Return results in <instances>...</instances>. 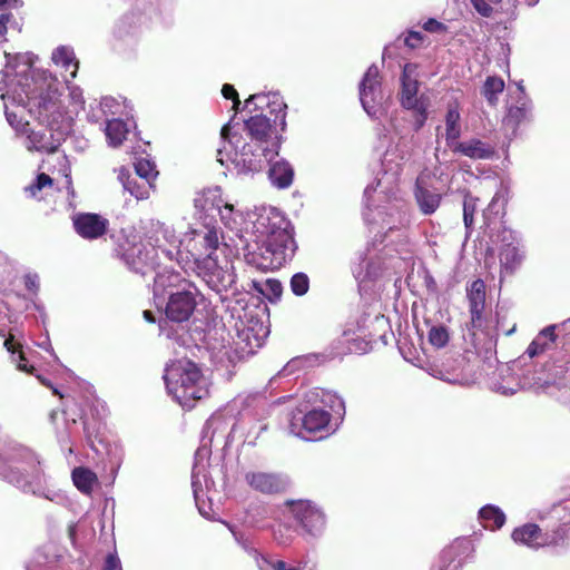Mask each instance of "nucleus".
I'll return each instance as SVG.
<instances>
[{"label":"nucleus","mask_w":570,"mask_h":570,"mask_svg":"<svg viewBox=\"0 0 570 570\" xmlns=\"http://www.w3.org/2000/svg\"><path fill=\"white\" fill-rule=\"evenodd\" d=\"M26 100L22 108H28L39 121L38 128L28 127V149L52 154L58 150L63 138V132L55 126L62 117L60 92L52 80L41 77L24 78L21 83Z\"/></svg>","instance_id":"f257e3e1"},{"label":"nucleus","mask_w":570,"mask_h":570,"mask_svg":"<svg viewBox=\"0 0 570 570\" xmlns=\"http://www.w3.org/2000/svg\"><path fill=\"white\" fill-rule=\"evenodd\" d=\"M164 380L168 393L184 410H193L210 395L209 381L202 367L189 358L171 361L165 368Z\"/></svg>","instance_id":"f03ea898"},{"label":"nucleus","mask_w":570,"mask_h":570,"mask_svg":"<svg viewBox=\"0 0 570 570\" xmlns=\"http://www.w3.org/2000/svg\"><path fill=\"white\" fill-rule=\"evenodd\" d=\"M296 248L291 223L281 218L277 226L273 225L257 252L253 253V262L262 271L278 269L293 258Z\"/></svg>","instance_id":"7ed1b4c3"},{"label":"nucleus","mask_w":570,"mask_h":570,"mask_svg":"<svg viewBox=\"0 0 570 570\" xmlns=\"http://www.w3.org/2000/svg\"><path fill=\"white\" fill-rule=\"evenodd\" d=\"M114 240L112 255L122 261L126 266L140 274L154 271L158 265L157 246L151 243L149 237L148 245L134 234H127L121 229L118 234H112Z\"/></svg>","instance_id":"20e7f679"},{"label":"nucleus","mask_w":570,"mask_h":570,"mask_svg":"<svg viewBox=\"0 0 570 570\" xmlns=\"http://www.w3.org/2000/svg\"><path fill=\"white\" fill-rule=\"evenodd\" d=\"M400 81L401 89L397 95L400 105L413 112L414 128L420 130L428 119L430 99L424 94L419 95L417 65L412 62L405 63Z\"/></svg>","instance_id":"39448f33"},{"label":"nucleus","mask_w":570,"mask_h":570,"mask_svg":"<svg viewBox=\"0 0 570 570\" xmlns=\"http://www.w3.org/2000/svg\"><path fill=\"white\" fill-rule=\"evenodd\" d=\"M285 505L289 509L294 520L301 525L304 533L317 537L323 533L326 520L323 511L309 500H287Z\"/></svg>","instance_id":"423d86ee"},{"label":"nucleus","mask_w":570,"mask_h":570,"mask_svg":"<svg viewBox=\"0 0 570 570\" xmlns=\"http://www.w3.org/2000/svg\"><path fill=\"white\" fill-rule=\"evenodd\" d=\"M277 154L278 150L275 147L247 142L237 154L235 164L244 174L259 173Z\"/></svg>","instance_id":"0eeeda50"},{"label":"nucleus","mask_w":570,"mask_h":570,"mask_svg":"<svg viewBox=\"0 0 570 570\" xmlns=\"http://www.w3.org/2000/svg\"><path fill=\"white\" fill-rule=\"evenodd\" d=\"M244 126L252 138V142L275 147L276 150H278L277 127H279V125H275L266 114L261 112L250 116L245 120Z\"/></svg>","instance_id":"6e6552de"},{"label":"nucleus","mask_w":570,"mask_h":570,"mask_svg":"<svg viewBox=\"0 0 570 570\" xmlns=\"http://www.w3.org/2000/svg\"><path fill=\"white\" fill-rule=\"evenodd\" d=\"M244 479L250 490L265 495L283 493L289 487L288 478L276 472L248 471Z\"/></svg>","instance_id":"1a4fd4ad"},{"label":"nucleus","mask_w":570,"mask_h":570,"mask_svg":"<svg viewBox=\"0 0 570 570\" xmlns=\"http://www.w3.org/2000/svg\"><path fill=\"white\" fill-rule=\"evenodd\" d=\"M254 105V110H261L263 112L264 107L268 109V114L274 116L273 122L279 125L281 130L286 128V109L283 97L278 94H255L250 95L245 100V106L249 107Z\"/></svg>","instance_id":"9d476101"},{"label":"nucleus","mask_w":570,"mask_h":570,"mask_svg":"<svg viewBox=\"0 0 570 570\" xmlns=\"http://www.w3.org/2000/svg\"><path fill=\"white\" fill-rule=\"evenodd\" d=\"M75 232L83 239H98L109 227V220L95 213H77L72 216Z\"/></svg>","instance_id":"9b49d317"},{"label":"nucleus","mask_w":570,"mask_h":570,"mask_svg":"<svg viewBox=\"0 0 570 570\" xmlns=\"http://www.w3.org/2000/svg\"><path fill=\"white\" fill-rule=\"evenodd\" d=\"M196 307V298L190 291H178L169 295L166 316L171 322L183 323L190 318Z\"/></svg>","instance_id":"f8f14e48"},{"label":"nucleus","mask_w":570,"mask_h":570,"mask_svg":"<svg viewBox=\"0 0 570 570\" xmlns=\"http://www.w3.org/2000/svg\"><path fill=\"white\" fill-rule=\"evenodd\" d=\"M469 312L471 315L469 331L480 330L484 325L485 284L481 278L473 281L466 288Z\"/></svg>","instance_id":"ddd939ff"},{"label":"nucleus","mask_w":570,"mask_h":570,"mask_svg":"<svg viewBox=\"0 0 570 570\" xmlns=\"http://www.w3.org/2000/svg\"><path fill=\"white\" fill-rule=\"evenodd\" d=\"M380 95V72L375 66H371L364 73L363 79L360 83V100L367 115H375L377 98Z\"/></svg>","instance_id":"4468645a"},{"label":"nucleus","mask_w":570,"mask_h":570,"mask_svg":"<svg viewBox=\"0 0 570 570\" xmlns=\"http://www.w3.org/2000/svg\"><path fill=\"white\" fill-rule=\"evenodd\" d=\"M331 412L322 410V409H312L307 411L303 417L302 422V432H305L307 435H317L320 433H328L330 423H331Z\"/></svg>","instance_id":"2eb2a0df"},{"label":"nucleus","mask_w":570,"mask_h":570,"mask_svg":"<svg viewBox=\"0 0 570 570\" xmlns=\"http://www.w3.org/2000/svg\"><path fill=\"white\" fill-rule=\"evenodd\" d=\"M512 539L517 543H522L533 549L547 547L544 532L535 523H527L515 528L512 532Z\"/></svg>","instance_id":"dca6fc26"},{"label":"nucleus","mask_w":570,"mask_h":570,"mask_svg":"<svg viewBox=\"0 0 570 570\" xmlns=\"http://www.w3.org/2000/svg\"><path fill=\"white\" fill-rule=\"evenodd\" d=\"M119 179L122 183L124 188L130 193L135 198L142 200L147 199L150 191L155 189V184L148 180L139 179L137 176H132L126 168L119 170Z\"/></svg>","instance_id":"f3484780"},{"label":"nucleus","mask_w":570,"mask_h":570,"mask_svg":"<svg viewBox=\"0 0 570 570\" xmlns=\"http://www.w3.org/2000/svg\"><path fill=\"white\" fill-rule=\"evenodd\" d=\"M414 197L420 210L424 215H431L435 213L442 200L441 194L432 191L429 188L422 186L419 179L415 184Z\"/></svg>","instance_id":"a211bd4d"},{"label":"nucleus","mask_w":570,"mask_h":570,"mask_svg":"<svg viewBox=\"0 0 570 570\" xmlns=\"http://www.w3.org/2000/svg\"><path fill=\"white\" fill-rule=\"evenodd\" d=\"M453 151L460 153L472 159H489L494 155L493 148L480 139H470L456 142Z\"/></svg>","instance_id":"6ab92c4d"},{"label":"nucleus","mask_w":570,"mask_h":570,"mask_svg":"<svg viewBox=\"0 0 570 570\" xmlns=\"http://www.w3.org/2000/svg\"><path fill=\"white\" fill-rule=\"evenodd\" d=\"M269 179L278 188H287L292 185L294 169L286 161H276L269 168Z\"/></svg>","instance_id":"aec40b11"},{"label":"nucleus","mask_w":570,"mask_h":570,"mask_svg":"<svg viewBox=\"0 0 570 570\" xmlns=\"http://www.w3.org/2000/svg\"><path fill=\"white\" fill-rule=\"evenodd\" d=\"M75 487L83 494H90L98 478L95 472L88 468L78 466L71 473Z\"/></svg>","instance_id":"412c9836"},{"label":"nucleus","mask_w":570,"mask_h":570,"mask_svg":"<svg viewBox=\"0 0 570 570\" xmlns=\"http://www.w3.org/2000/svg\"><path fill=\"white\" fill-rule=\"evenodd\" d=\"M523 259L517 246L511 244L505 245L500 252V265L501 269L508 274H513L515 269L521 265Z\"/></svg>","instance_id":"4be33fe9"},{"label":"nucleus","mask_w":570,"mask_h":570,"mask_svg":"<svg viewBox=\"0 0 570 570\" xmlns=\"http://www.w3.org/2000/svg\"><path fill=\"white\" fill-rule=\"evenodd\" d=\"M479 517L483 522L484 528L491 530L500 529L505 522V514L502 510L490 504L480 509Z\"/></svg>","instance_id":"5701e85b"},{"label":"nucleus","mask_w":570,"mask_h":570,"mask_svg":"<svg viewBox=\"0 0 570 570\" xmlns=\"http://www.w3.org/2000/svg\"><path fill=\"white\" fill-rule=\"evenodd\" d=\"M469 549V542L465 540H455L445 547L441 552L442 566L440 570H449L450 566Z\"/></svg>","instance_id":"b1692460"},{"label":"nucleus","mask_w":570,"mask_h":570,"mask_svg":"<svg viewBox=\"0 0 570 570\" xmlns=\"http://www.w3.org/2000/svg\"><path fill=\"white\" fill-rule=\"evenodd\" d=\"M459 121H460V111H459L458 104L455 102L454 105H449L448 111L445 115V126H446L445 138H446L448 145H451V142L458 140L461 135Z\"/></svg>","instance_id":"393cba45"},{"label":"nucleus","mask_w":570,"mask_h":570,"mask_svg":"<svg viewBox=\"0 0 570 570\" xmlns=\"http://www.w3.org/2000/svg\"><path fill=\"white\" fill-rule=\"evenodd\" d=\"M105 132L109 145L118 147L126 139L128 129L121 119H111L107 121Z\"/></svg>","instance_id":"a878e982"},{"label":"nucleus","mask_w":570,"mask_h":570,"mask_svg":"<svg viewBox=\"0 0 570 570\" xmlns=\"http://www.w3.org/2000/svg\"><path fill=\"white\" fill-rule=\"evenodd\" d=\"M504 90V81L499 76H489L482 87V95L491 107L498 105V95Z\"/></svg>","instance_id":"bb28decb"},{"label":"nucleus","mask_w":570,"mask_h":570,"mask_svg":"<svg viewBox=\"0 0 570 570\" xmlns=\"http://www.w3.org/2000/svg\"><path fill=\"white\" fill-rule=\"evenodd\" d=\"M529 109L525 104L522 106H512L508 109L503 122L507 127L515 130L520 124L528 120Z\"/></svg>","instance_id":"cd10ccee"},{"label":"nucleus","mask_w":570,"mask_h":570,"mask_svg":"<svg viewBox=\"0 0 570 570\" xmlns=\"http://www.w3.org/2000/svg\"><path fill=\"white\" fill-rule=\"evenodd\" d=\"M320 397L321 403L334 414L341 417L345 414V403L336 393L322 390Z\"/></svg>","instance_id":"c85d7f7f"},{"label":"nucleus","mask_w":570,"mask_h":570,"mask_svg":"<svg viewBox=\"0 0 570 570\" xmlns=\"http://www.w3.org/2000/svg\"><path fill=\"white\" fill-rule=\"evenodd\" d=\"M135 173L139 179L148 180L153 184H155L158 176L155 164L145 158H140L135 163Z\"/></svg>","instance_id":"c756f323"},{"label":"nucleus","mask_w":570,"mask_h":570,"mask_svg":"<svg viewBox=\"0 0 570 570\" xmlns=\"http://www.w3.org/2000/svg\"><path fill=\"white\" fill-rule=\"evenodd\" d=\"M219 246L218 232L215 227L207 228L203 237V247L206 252V262L213 261V255Z\"/></svg>","instance_id":"7c9ffc66"},{"label":"nucleus","mask_w":570,"mask_h":570,"mask_svg":"<svg viewBox=\"0 0 570 570\" xmlns=\"http://www.w3.org/2000/svg\"><path fill=\"white\" fill-rule=\"evenodd\" d=\"M429 342L434 347L441 348L444 347L450 340L449 331L445 326H432L429 331Z\"/></svg>","instance_id":"2f4dec72"},{"label":"nucleus","mask_w":570,"mask_h":570,"mask_svg":"<svg viewBox=\"0 0 570 570\" xmlns=\"http://www.w3.org/2000/svg\"><path fill=\"white\" fill-rule=\"evenodd\" d=\"M261 292L269 302L275 303L282 296L283 285L278 279L268 278Z\"/></svg>","instance_id":"473e14b6"},{"label":"nucleus","mask_w":570,"mask_h":570,"mask_svg":"<svg viewBox=\"0 0 570 570\" xmlns=\"http://www.w3.org/2000/svg\"><path fill=\"white\" fill-rule=\"evenodd\" d=\"M478 198L471 196L469 193L463 202V222L466 229H471L474 223V214L476 210Z\"/></svg>","instance_id":"72a5a7b5"},{"label":"nucleus","mask_w":570,"mask_h":570,"mask_svg":"<svg viewBox=\"0 0 570 570\" xmlns=\"http://www.w3.org/2000/svg\"><path fill=\"white\" fill-rule=\"evenodd\" d=\"M289 286L294 295L303 296L309 289V278L305 273H296L291 277Z\"/></svg>","instance_id":"f704fd0d"},{"label":"nucleus","mask_w":570,"mask_h":570,"mask_svg":"<svg viewBox=\"0 0 570 570\" xmlns=\"http://www.w3.org/2000/svg\"><path fill=\"white\" fill-rule=\"evenodd\" d=\"M568 528L566 524H560L551 532H544V538L547 539V547L550 546H561L568 539Z\"/></svg>","instance_id":"c9c22d12"},{"label":"nucleus","mask_w":570,"mask_h":570,"mask_svg":"<svg viewBox=\"0 0 570 570\" xmlns=\"http://www.w3.org/2000/svg\"><path fill=\"white\" fill-rule=\"evenodd\" d=\"M52 184V178L49 175L41 173L37 176L32 184L24 188V190L31 197H37L39 191H41L45 187H51Z\"/></svg>","instance_id":"e433bc0d"},{"label":"nucleus","mask_w":570,"mask_h":570,"mask_svg":"<svg viewBox=\"0 0 570 570\" xmlns=\"http://www.w3.org/2000/svg\"><path fill=\"white\" fill-rule=\"evenodd\" d=\"M548 347H549V343L538 335L529 344L525 353L529 355V357L533 358V357L544 353Z\"/></svg>","instance_id":"4c0bfd02"},{"label":"nucleus","mask_w":570,"mask_h":570,"mask_svg":"<svg viewBox=\"0 0 570 570\" xmlns=\"http://www.w3.org/2000/svg\"><path fill=\"white\" fill-rule=\"evenodd\" d=\"M219 215L226 227L233 228L236 225L235 209L232 204L226 203L223 208L219 207Z\"/></svg>","instance_id":"58836bf2"},{"label":"nucleus","mask_w":570,"mask_h":570,"mask_svg":"<svg viewBox=\"0 0 570 570\" xmlns=\"http://www.w3.org/2000/svg\"><path fill=\"white\" fill-rule=\"evenodd\" d=\"M6 116H7V120L9 121V124L17 130V131H20V132H23L27 131L28 127L30 126V124L28 121H23L22 120V117L19 116L16 111L13 110H6Z\"/></svg>","instance_id":"ea45409f"},{"label":"nucleus","mask_w":570,"mask_h":570,"mask_svg":"<svg viewBox=\"0 0 570 570\" xmlns=\"http://www.w3.org/2000/svg\"><path fill=\"white\" fill-rule=\"evenodd\" d=\"M425 40V36L419 31H409L404 39V45L411 49L420 48Z\"/></svg>","instance_id":"a19ab883"},{"label":"nucleus","mask_w":570,"mask_h":570,"mask_svg":"<svg viewBox=\"0 0 570 570\" xmlns=\"http://www.w3.org/2000/svg\"><path fill=\"white\" fill-rule=\"evenodd\" d=\"M16 354H17V358H13V361L17 363L18 370L23 371L29 374H32L36 368H35V366H32V365L29 366L27 364V358H26L23 350L22 348L18 350Z\"/></svg>","instance_id":"79ce46f5"},{"label":"nucleus","mask_w":570,"mask_h":570,"mask_svg":"<svg viewBox=\"0 0 570 570\" xmlns=\"http://www.w3.org/2000/svg\"><path fill=\"white\" fill-rule=\"evenodd\" d=\"M471 3L482 17L489 18L492 16L493 8L485 0H471Z\"/></svg>","instance_id":"37998d69"},{"label":"nucleus","mask_w":570,"mask_h":570,"mask_svg":"<svg viewBox=\"0 0 570 570\" xmlns=\"http://www.w3.org/2000/svg\"><path fill=\"white\" fill-rule=\"evenodd\" d=\"M423 29L429 32L439 33V32H445L448 28L444 23L438 21L436 19L430 18V19H428V21L424 22Z\"/></svg>","instance_id":"c03bdc74"},{"label":"nucleus","mask_w":570,"mask_h":570,"mask_svg":"<svg viewBox=\"0 0 570 570\" xmlns=\"http://www.w3.org/2000/svg\"><path fill=\"white\" fill-rule=\"evenodd\" d=\"M3 346L12 355H16L17 351L22 348V344L20 342H16L14 336L11 333H9L8 337L4 340Z\"/></svg>","instance_id":"a18cd8bd"},{"label":"nucleus","mask_w":570,"mask_h":570,"mask_svg":"<svg viewBox=\"0 0 570 570\" xmlns=\"http://www.w3.org/2000/svg\"><path fill=\"white\" fill-rule=\"evenodd\" d=\"M104 570H121L118 557L109 553L105 560Z\"/></svg>","instance_id":"49530a36"},{"label":"nucleus","mask_w":570,"mask_h":570,"mask_svg":"<svg viewBox=\"0 0 570 570\" xmlns=\"http://www.w3.org/2000/svg\"><path fill=\"white\" fill-rule=\"evenodd\" d=\"M55 59L57 61H61L65 66H69L73 62V58L69 56L68 51L65 48H60L53 53Z\"/></svg>","instance_id":"de8ad7c7"},{"label":"nucleus","mask_w":570,"mask_h":570,"mask_svg":"<svg viewBox=\"0 0 570 570\" xmlns=\"http://www.w3.org/2000/svg\"><path fill=\"white\" fill-rule=\"evenodd\" d=\"M539 336L542 337L544 341H549L550 343H553L557 338L556 335V326L549 325L544 327L540 333Z\"/></svg>","instance_id":"09e8293b"},{"label":"nucleus","mask_w":570,"mask_h":570,"mask_svg":"<svg viewBox=\"0 0 570 570\" xmlns=\"http://www.w3.org/2000/svg\"><path fill=\"white\" fill-rule=\"evenodd\" d=\"M13 16L10 12H4L0 14V37H3L7 33V24L12 20Z\"/></svg>","instance_id":"8fccbe9b"},{"label":"nucleus","mask_w":570,"mask_h":570,"mask_svg":"<svg viewBox=\"0 0 570 570\" xmlns=\"http://www.w3.org/2000/svg\"><path fill=\"white\" fill-rule=\"evenodd\" d=\"M222 95L225 99L233 100L238 96V92L233 85L225 83L222 88Z\"/></svg>","instance_id":"3c124183"},{"label":"nucleus","mask_w":570,"mask_h":570,"mask_svg":"<svg viewBox=\"0 0 570 570\" xmlns=\"http://www.w3.org/2000/svg\"><path fill=\"white\" fill-rule=\"evenodd\" d=\"M37 379L43 386L51 389L55 395H59L60 397H62V394H60L59 391L52 386L51 382L47 377L42 375H37Z\"/></svg>","instance_id":"603ef678"},{"label":"nucleus","mask_w":570,"mask_h":570,"mask_svg":"<svg viewBox=\"0 0 570 570\" xmlns=\"http://www.w3.org/2000/svg\"><path fill=\"white\" fill-rule=\"evenodd\" d=\"M140 20V14L138 12H129L124 17V22L131 26Z\"/></svg>","instance_id":"864d4df0"},{"label":"nucleus","mask_w":570,"mask_h":570,"mask_svg":"<svg viewBox=\"0 0 570 570\" xmlns=\"http://www.w3.org/2000/svg\"><path fill=\"white\" fill-rule=\"evenodd\" d=\"M495 204H497V197H493L491 203L489 204L488 208L483 212V217H484L485 226L490 225L489 213L492 210V208L495 206Z\"/></svg>","instance_id":"5fc2aeb1"},{"label":"nucleus","mask_w":570,"mask_h":570,"mask_svg":"<svg viewBox=\"0 0 570 570\" xmlns=\"http://www.w3.org/2000/svg\"><path fill=\"white\" fill-rule=\"evenodd\" d=\"M26 287L30 291H36L38 288V284L35 277L28 275L24 278Z\"/></svg>","instance_id":"6e6d98bb"},{"label":"nucleus","mask_w":570,"mask_h":570,"mask_svg":"<svg viewBox=\"0 0 570 570\" xmlns=\"http://www.w3.org/2000/svg\"><path fill=\"white\" fill-rule=\"evenodd\" d=\"M272 568L274 570H286L287 569V566H286V562L283 561V560H277L275 562L272 563Z\"/></svg>","instance_id":"4d7b16f0"},{"label":"nucleus","mask_w":570,"mask_h":570,"mask_svg":"<svg viewBox=\"0 0 570 570\" xmlns=\"http://www.w3.org/2000/svg\"><path fill=\"white\" fill-rule=\"evenodd\" d=\"M229 132H230V125L229 122L228 124H225L223 127H222V130H220V136L223 139H228L229 137Z\"/></svg>","instance_id":"13d9d810"},{"label":"nucleus","mask_w":570,"mask_h":570,"mask_svg":"<svg viewBox=\"0 0 570 570\" xmlns=\"http://www.w3.org/2000/svg\"><path fill=\"white\" fill-rule=\"evenodd\" d=\"M144 317L149 323L156 322L155 316H154L153 312H150V311H144Z\"/></svg>","instance_id":"bf43d9fd"},{"label":"nucleus","mask_w":570,"mask_h":570,"mask_svg":"<svg viewBox=\"0 0 570 570\" xmlns=\"http://www.w3.org/2000/svg\"><path fill=\"white\" fill-rule=\"evenodd\" d=\"M232 101H233V109H234L235 111H237V110H238V108H239V105H240L239 96H237L236 98H234Z\"/></svg>","instance_id":"052dcab7"},{"label":"nucleus","mask_w":570,"mask_h":570,"mask_svg":"<svg viewBox=\"0 0 570 570\" xmlns=\"http://www.w3.org/2000/svg\"><path fill=\"white\" fill-rule=\"evenodd\" d=\"M10 0H0V10L4 8L6 4H8Z\"/></svg>","instance_id":"680f3d73"},{"label":"nucleus","mask_w":570,"mask_h":570,"mask_svg":"<svg viewBox=\"0 0 570 570\" xmlns=\"http://www.w3.org/2000/svg\"><path fill=\"white\" fill-rule=\"evenodd\" d=\"M11 481H16L17 483H19V482H20V479H13V478H11Z\"/></svg>","instance_id":"e2e57ef3"},{"label":"nucleus","mask_w":570,"mask_h":570,"mask_svg":"<svg viewBox=\"0 0 570 570\" xmlns=\"http://www.w3.org/2000/svg\"><path fill=\"white\" fill-rule=\"evenodd\" d=\"M286 570H298V569L294 568V567H291V568H287Z\"/></svg>","instance_id":"0e129e2a"},{"label":"nucleus","mask_w":570,"mask_h":570,"mask_svg":"<svg viewBox=\"0 0 570 570\" xmlns=\"http://www.w3.org/2000/svg\"><path fill=\"white\" fill-rule=\"evenodd\" d=\"M0 336H4V334H3V332H2V331H0Z\"/></svg>","instance_id":"69168bd1"}]
</instances>
